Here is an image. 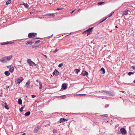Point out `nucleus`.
<instances>
[{
	"label": "nucleus",
	"mask_w": 135,
	"mask_h": 135,
	"mask_svg": "<svg viewBox=\"0 0 135 135\" xmlns=\"http://www.w3.org/2000/svg\"><path fill=\"white\" fill-rule=\"evenodd\" d=\"M12 57L13 56L11 55L4 57L0 59V61L3 63H6L9 61Z\"/></svg>",
	"instance_id": "1"
},
{
	"label": "nucleus",
	"mask_w": 135,
	"mask_h": 135,
	"mask_svg": "<svg viewBox=\"0 0 135 135\" xmlns=\"http://www.w3.org/2000/svg\"><path fill=\"white\" fill-rule=\"evenodd\" d=\"M23 80V78L22 77H20L17 78L15 81V83L17 84H20Z\"/></svg>",
	"instance_id": "2"
},
{
	"label": "nucleus",
	"mask_w": 135,
	"mask_h": 135,
	"mask_svg": "<svg viewBox=\"0 0 135 135\" xmlns=\"http://www.w3.org/2000/svg\"><path fill=\"white\" fill-rule=\"evenodd\" d=\"M27 61L30 66L34 65L35 66L36 65V64L30 59H28L27 60Z\"/></svg>",
	"instance_id": "3"
},
{
	"label": "nucleus",
	"mask_w": 135,
	"mask_h": 135,
	"mask_svg": "<svg viewBox=\"0 0 135 135\" xmlns=\"http://www.w3.org/2000/svg\"><path fill=\"white\" fill-rule=\"evenodd\" d=\"M36 35V33H30L28 34V36L29 37L31 38L32 37H35V35Z\"/></svg>",
	"instance_id": "4"
},
{
	"label": "nucleus",
	"mask_w": 135,
	"mask_h": 135,
	"mask_svg": "<svg viewBox=\"0 0 135 135\" xmlns=\"http://www.w3.org/2000/svg\"><path fill=\"white\" fill-rule=\"evenodd\" d=\"M93 28V27H91L90 28L88 29V30H86L87 32V35H89L92 32V30Z\"/></svg>",
	"instance_id": "5"
},
{
	"label": "nucleus",
	"mask_w": 135,
	"mask_h": 135,
	"mask_svg": "<svg viewBox=\"0 0 135 135\" xmlns=\"http://www.w3.org/2000/svg\"><path fill=\"white\" fill-rule=\"evenodd\" d=\"M120 131L123 134H125L126 133V131L124 128H121Z\"/></svg>",
	"instance_id": "6"
},
{
	"label": "nucleus",
	"mask_w": 135,
	"mask_h": 135,
	"mask_svg": "<svg viewBox=\"0 0 135 135\" xmlns=\"http://www.w3.org/2000/svg\"><path fill=\"white\" fill-rule=\"evenodd\" d=\"M59 72L56 70L55 69L53 73V75H55L56 76L59 75Z\"/></svg>",
	"instance_id": "7"
},
{
	"label": "nucleus",
	"mask_w": 135,
	"mask_h": 135,
	"mask_svg": "<svg viewBox=\"0 0 135 135\" xmlns=\"http://www.w3.org/2000/svg\"><path fill=\"white\" fill-rule=\"evenodd\" d=\"M67 87V86L66 85V84L65 83L63 84L62 85V89H61H61H62V90H64L66 89V88Z\"/></svg>",
	"instance_id": "8"
},
{
	"label": "nucleus",
	"mask_w": 135,
	"mask_h": 135,
	"mask_svg": "<svg viewBox=\"0 0 135 135\" xmlns=\"http://www.w3.org/2000/svg\"><path fill=\"white\" fill-rule=\"evenodd\" d=\"M129 11L128 9H126L122 13V16H123L124 15H126L128 14V12Z\"/></svg>",
	"instance_id": "9"
},
{
	"label": "nucleus",
	"mask_w": 135,
	"mask_h": 135,
	"mask_svg": "<svg viewBox=\"0 0 135 135\" xmlns=\"http://www.w3.org/2000/svg\"><path fill=\"white\" fill-rule=\"evenodd\" d=\"M3 106H4L5 108L7 109H9V108L8 106V105L6 103H4L2 104Z\"/></svg>",
	"instance_id": "10"
},
{
	"label": "nucleus",
	"mask_w": 135,
	"mask_h": 135,
	"mask_svg": "<svg viewBox=\"0 0 135 135\" xmlns=\"http://www.w3.org/2000/svg\"><path fill=\"white\" fill-rule=\"evenodd\" d=\"M82 75L83 76H85V75H87L88 74V73L86 71H82L81 73Z\"/></svg>",
	"instance_id": "11"
},
{
	"label": "nucleus",
	"mask_w": 135,
	"mask_h": 135,
	"mask_svg": "<svg viewBox=\"0 0 135 135\" xmlns=\"http://www.w3.org/2000/svg\"><path fill=\"white\" fill-rule=\"evenodd\" d=\"M30 81H27L26 83V88L28 89L30 88Z\"/></svg>",
	"instance_id": "12"
},
{
	"label": "nucleus",
	"mask_w": 135,
	"mask_h": 135,
	"mask_svg": "<svg viewBox=\"0 0 135 135\" xmlns=\"http://www.w3.org/2000/svg\"><path fill=\"white\" fill-rule=\"evenodd\" d=\"M106 95H107L113 96V95L108 91H105Z\"/></svg>",
	"instance_id": "13"
},
{
	"label": "nucleus",
	"mask_w": 135,
	"mask_h": 135,
	"mask_svg": "<svg viewBox=\"0 0 135 135\" xmlns=\"http://www.w3.org/2000/svg\"><path fill=\"white\" fill-rule=\"evenodd\" d=\"M39 127L38 126H36L35 128L34 131L35 132H37L39 130Z\"/></svg>",
	"instance_id": "14"
},
{
	"label": "nucleus",
	"mask_w": 135,
	"mask_h": 135,
	"mask_svg": "<svg viewBox=\"0 0 135 135\" xmlns=\"http://www.w3.org/2000/svg\"><path fill=\"white\" fill-rule=\"evenodd\" d=\"M14 70V68L12 66V67L11 68L9 69V71L10 72L12 73L13 71Z\"/></svg>",
	"instance_id": "15"
},
{
	"label": "nucleus",
	"mask_w": 135,
	"mask_h": 135,
	"mask_svg": "<svg viewBox=\"0 0 135 135\" xmlns=\"http://www.w3.org/2000/svg\"><path fill=\"white\" fill-rule=\"evenodd\" d=\"M18 103L19 104H21L22 103V101L21 98H19L18 100Z\"/></svg>",
	"instance_id": "16"
},
{
	"label": "nucleus",
	"mask_w": 135,
	"mask_h": 135,
	"mask_svg": "<svg viewBox=\"0 0 135 135\" xmlns=\"http://www.w3.org/2000/svg\"><path fill=\"white\" fill-rule=\"evenodd\" d=\"M4 74L5 75L7 76H8L10 75L9 72L8 71H5L4 73Z\"/></svg>",
	"instance_id": "17"
},
{
	"label": "nucleus",
	"mask_w": 135,
	"mask_h": 135,
	"mask_svg": "<svg viewBox=\"0 0 135 135\" xmlns=\"http://www.w3.org/2000/svg\"><path fill=\"white\" fill-rule=\"evenodd\" d=\"M30 112L29 111H28L25 114V115L26 116H28L30 115Z\"/></svg>",
	"instance_id": "18"
},
{
	"label": "nucleus",
	"mask_w": 135,
	"mask_h": 135,
	"mask_svg": "<svg viewBox=\"0 0 135 135\" xmlns=\"http://www.w3.org/2000/svg\"><path fill=\"white\" fill-rule=\"evenodd\" d=\"M23 5H24L25 7L26 8H28L29 5L27 4L23 3Z\"/></svg>",
	"instance_id": "19"
},
{
	"label": "nucleus",
	"mask_w": 135,
	"mask_h": 135,
	"mask_svg": "<svg viewBox=\"0 0 135 135\" xmlns=\"http://www.w3.org/2000/svg\"><path fill=\"white\" fill-rule=\"evenodd\" d=\"M80 70L78 69H75L74 70L75 71V73L76 74H78L79 72L80 71Z\"/></svg>",
	"instance_id": "20"
},
{
	"label": "nucleus",
	"mask_w": 135,
	"mask_h": 135,
	"mask_svg": "<svg viewBox=\"0 0 135 135\" xmlns=\"http://www.w3.org/2000/svg\"><path fill=\"white\" fill-rule=\"evenodd\" d=\"M101 71H102V74H104L105 73V71L104 69L103 68H101L100 70Z\"/></svg>",
	"instance_id": "21"
},
{
	"label": "nucleus",
	"mask_w": 135,
	"mask_h": 135,
	"mask_svg": "<svg viewBox=\"0 0 135 135\" xmlns=\"http://www.w3.org/2000/svg\"><path fill=\"white\" fill-rule=\"evenodd\" d=\"M11 1L10 0H9L7 1L6 2V5H8L11 3Z\"/></svg>",
	"instance_id": "22"
},
{
	"label": "nucleus",
	"mask_w": 135,
	"mask_h": 135,
	"mask_svg": "<svg viewBox=\"0 0 135 135\" xmlns=\"http://www.w3.org/2000/svg\"><path fill=\"white\" fill-rule=\"evenodd\" d=\"M25 107V105H24V106L22 107L20 109V112H22V111L24 109V108Z\"/></svg>",
	"instance_id": "23"
},
{
	"label": "nucleus",
	"mask_w": 135,
	"mask_h": 135,
	"mask_svg": "<svg viewBox=\"0 0 135 135\" xmlns=\"http://www.w3.org/2000/svg\"><path fill=\"white\" fill-rule=\"evenodd\" d=\"M39 83L40 85L39 89H41L42 88V84L40 82H39Z\"/></svg>",
	"instance_id": "24"
},
{
	"label": "nucleus",
	"mask_w": 135,
	"mask_h": 135,
	"mask_svg": "<svg viewBox=\"0 0 135 135\" xmlns=\"http://www.w3.org/2000/svg\"><path fill=\"white\" fill-rule=\"evenodd\" d=\"M32 44V43L31 41H28L27 42V43H26V45H31Z\"/></svg>",
	"instance_id": "25"
},
{
	"label": "nucleus",
	"mask_w": 135,
	"mask_h": 135,
	"mask_svg": "<svg viewBox=\"0 0 135 135\" xmlns=\"http://www.w3.org/2000/svg\"><path fill=\"white\" fill-rule=\"evenodd\" d=\"M41 45L36 46H34V47H33V48H35V49H37L38 48H41Z\"/></svg>",
	"instance_id": "26"
},
{
	"label": "nucleus",
	"mask_w": 135,
	"mask_h": 135,
	"mask_svg": "<svg viewBox=\"0 0 135 135\" xmlns=\"http://www.w3.org/2000/svg\"><path fill=\"white\" fill-rule=\"evenodd\" d=\"M60 121L64 122H65V119L64 118H61L60 119Z\"/></svg>",
	"instance_id": "27"
},
{
	"label": "nucleus",
	"mask_w": 135,
	"mask_h": 135,
	"mask_svg": "<svg viewBox=\"0 0 135 135\" xmlns=\"http://www.w3.org/2000/svg\"><path fill=\"white\" fill-rule=\"evenodd\" d=\"M12 65H10L7 66H6V67L8 69H9L11 68L12 67Z\"/></svg>",
	"instance_id": "28"
},
{
	"label": "nucleus",
	"mask_w": 135,
	"mask_h": 135,
	"mask_svg": "<svg viewBox=\"0 0 135 135\" xmlns=\"http://www.w3.org/2000/svg\"><path fill=\"white\" fill-rule=\"evenodd\" d=\"M134 74V73L133 72H129L128 73V75L129 76L133 74Z\"/></svg>",
	"instance_id": "29"
},
{
	"label": "nucleus",
	"mask_w": 135,
	"mask_h": 135,
	"mask_svg": "<svg viewBox=\"0 0 135 135\" xmlns=\"http://www.w3.org/2000/svg\"><path fill=\"white\" fill-rule=\"evenodd\" d=\"M105 91H99V92L102 93H105Z\"/></svg>",
	"instance_id": "30"
},
{
	"label": "nucleus",
	"mask_w": 135,
	"mask_h": 135,
	"mask_svg": "<svg viewBox=\"0 0 135 135\" xmlns=\"http://www.w3.org/2000/svg\"><path fill=\"white\" fill-rule=\"evenodd\" d=\"M63 65V64L62 63H61L60 64H59L58 66L59 67V68H60Z\"/></svg>",
	"instance_id": "31"
},
{
	"label": "nucleus",
	"mask_w": 135,
	"mask_h": 135,
	"mask_svg": "<svg viewBox=\"0 0 135 135\" xmlns=\"http://www.w3.org/2000/svg\"><path fill=\"white\" fill-rule=\"evenodd\" d=\"M50 16L54 17L55 16V15L54 13H50Z\"/></svg>",
	"instance_id": "32"
},
{
	"label": "nucleus",
	"mask_w": 135,
	"mask_h": 135,
	"mask_svg": "<svg viewBox=\"0 0 135 135\" xmlns=\"http://www.w3.org/2000/svg\"><path fill=\"white\" fill-rule=\"evenodd\" d=\"M107 18V17H106L103 20H102V21H101L100 23H101L102 22H104V21H105Z\"/></svg>",
	"instance_id": "33"
},
{
	"label": "nucleus",
	"mask_w": 135,
	"mask_h": 135,
	"mask_svg": "<svg viewBox=\"0 0 135 135\" xmlns=\"http://www.w3.org/2000/svg\"><path fill=\"white\" fill-rule=\"evenodd\" d=\"M107 18V17H106L103 20H102V21H101L100 23H101L102 22H104V21H105Z\"/></svg>",
	"instance_id": "34"
},
{
	"label": "nucleus",
	"mask_w": 135,
	"mask_h": 135,
	"mask_svg": "<svg viewBox=\"0 0 135 135\" xmlns=\"http://www.w3.org/2000/svg\"><path fill=\"white\" fill-rule=\"evenodd\" d=\"M52 132L54 133H57V130L56 129H54L53 130Z\"/></svg>",
	"instance_id": "35"
},
{
	"label": "nucleus",
	"mask_w": 135,
	"mask_h": 135,
	"mask_svg": "<svg viewBox=\"0 0 135 135\" xmlns=\"http://www.w3.org/2000/svg\"><path fill=\"white\" fill-rule=\"evenodd\" d=\"M57 50V49H56V50H55L54 51H53V52L54 53H56L57 51L58 50Z\"/></svg>",
	"instance_id": "36"
},
{
	"label": "nucleus",
	"mask_w": 135,
	"mask_h": 135,
	"mask_svg": "<svg viewBox=\"0 0 135 135\" xmlns=\"http://www.w3.org/2000/svg\"><path fill=\"white\" fill-rule=\"evenodd\" d=\"M100 116H101L107 117V116H108V114H103V115H100Z\"/></svg>",
	"instance_id": "37"
},
{
	"label": "nucleus",
	"mask_w": 135,
	"mask_h": 135,
	"mask_svg": "<svg viewBox=\"0 0 135 135\" xmlns=\"http://www.w3.org/2000/svg\"><path fill=\"white\" fill-rule=\"evenodd\" d=\"M104 3V2H98V4L99 5H102L103 3Z\"/></svg>",
	"instance_id": "38"
},
{
	"label": "nucleus",
	"mask_w": 135,
	"mask_h": 135,
	"mask_svg": "<svg viewBox=\"0 0 135 135\" xmlns=\"http://www.w3.org/2000/svg\"><path fill=\"white\" fill-rule=\"evenodd\" d=\"M83 34H87V32L86 30V31H84L83 32Z\"/></svg>",
	"instance_id": "39"
},
{
	"label": "nucleus",
	"mask_w": 135,
	"mask_h": 135,
	"mask_svg": "<svg viewBox=\"0 0 135 135\" xmlns=\"http://www.w3.org/2000/svg\"><path fill=\"white\" fill-rule=\"evenodd\" d=\"M40 40H37L35 43V44H37L38 43L40 42Z\"/></svg>",
	"instance_id": "40"
},
{
	"label": "nucleus",
	"mask_w": 135,
	"mask_h": 135,
	"mask_svg": "<svg viewBox=\"0 0 135 135\" xmlns=\"http://www.w3.org/2000/svg\"><path fill=\"white\" fill-rule=\"evenodd\" d=\"M85 95V94H76L75 95V96H77V95Z\"/></svg>",
	"instance_id": "41"
},
{
	"label": "nucleus",
	"mask_w": 135,
	"mask_h": 135,
	"mask_svg": "<svg viewBox=\"0 0 135 135\" xmlns=\"http://www.w3.org/2000/svg\"><path fill=\"white\" fill-rule=\"evenodd\" d=\"M50 14H47L44 15V16H50Z\"/></svg>",
	"instance_id": "42"
},
{
	"label": "nucleus",
	"mask_w": 135,
	"mask_h": 135,
	"mask_svg": "<svg viewBox=\"0 0 135 135\" xmlns=\"http://www.w3.org/2000/svg\"><path fill=\"white\" fill-rule=\"evenodd\" d=\"M1 45H6L7 44V43L6 42H2V43L1 44Z\"/></svg>",
	"instance_id": "43"
},
{
	"label": "nucleus",
	"mask_w": 135,
	"mask_h": 135,
	"mask_svg": "<svg viewBox=\"0 0 135 135\" xmlns=\"http://www.w3.org/2000/svg\"><path fill=\"white\" fill-rule=\"evenodd\" d=\"M66 97V96L65 95H64L63 96H60V97H62V98H65V97Z\"/></svg>",
	"instance_id": "44"
},
{
	"label": "nucleus",
	"mask_w": 135,
	"mask_h": 135,
	"mask_svg": "<svg viewBox=\"0 0 135 135\" xmlns=\"http://www.w3.org/2000/svg\"><path fill=\"white\" fill-rule=\"evenodd\" d=\"M132 68L133 69H135V66H132Z\"/></svg>",
	"instance_id": "45"
},
{
	"label": "nucleus",
	"mask_w": 135,
	"mask_h": 135,
	"mask_svg": "<svg viewBox=\"0 0 135 135\" xmlns=\"http://www.w3.org/2000/svg\"><path fill=\"white\" fill-rule=\"evenodd\" d=\"M36 97V96L35 95H32V98H34Z\"/></svg>",
	"instance_id": "46"
},
{
	"label": "nucleus",
	"mask_w": 135,
	"mask_h": 135,
	"mask_svg": "<svg viewBox=\"0 0 135 135\" xmlns=\"http://www.w3.org/2000/svg\"><path fill=\"white\" fill-rule=\"evenodd\" d=\"M112 13H111V14H110V15H109V16H108L107 17V18H108V17H111V16H112Z\"/></svg>",
	"instance_id": "47"
},
{
	"label": "nucleus",
	"mask_w": 135,
	"mask_h": 135,
	"mask_svg": "<svg viewBox=\"0 0 135 135\" xmlns=\"http://www.w3.org/2000/svg\"><path fill=\"white\" fill-rule=\"evenodd\" d=\"M62 9V8H58L56 9V10H59Z\"/></svg>",
	"instance_id": "48"
},
{
	"label": "nucleus",
	"mask_w": 135,
	"mask_h": 135,
	"mask_svg": "<svg viewBox=\"0 0 135 135\" xmlns=\"http://www.w3.org/2000/svg\"><path fill=\"white\" fill-rule=\"evenodd\" d=\"M40 38H39V37H35L34 38V39H40Z\"/></svg>",
	"instance_id": "49"
},
{
	"label": "nucleus",
	"mask_w": 135,
	"mask_h": 135,
	"mask_svg": "<svg viewBox=\"0 0 135 135\" xmlns=\"http://www.w3.org/2000/svg\"><path fill=\"white\" fill-rule=\"evenodd\" d=\"M108 106H109V105H105V107L106 108H107Z\"/></svg>",
	"instance_id": "50"
},
{
	"label": "nucleus",
	"mask_w": 135,
	"mask_h": 135,
	"mask_svg": "<svg viewBox=\"0 0 135 135\" xmlns=\"http://www.w3.org/2000/svg\"><path fill=\"white\" fill-rule=\"evenodd\" d=\"M11 44V43L9 42H8L7 43V44Z\"/></svg>",
	"instance_id": "51"
},
{
	"label": "nucleus",
	"mask_w": 135,
	"mask_h": 135,
	"mask_svg": "<svg viewBox=\"0 0 135 135\" xmlns=\"http://www.w3.org/2000/svg\"><path fill=\"white\" fill-rule=\"evenodd\" d=\"M42 54L46 58H47V56L46 55H45L44 54Z\"/></svg>",
	"instance_id": "52"
},
{
	"label": "nucleus",
	"mask_w": 135,
	"mask_h": 135,
	"mask_svg": "<svg viewBox=\"0 0 135 135\" xmlns=\"http://www.w3.org/2000/svg\"><path fill=\"white\" fill-rule=\"evenodd\" d=\"M74 11H75V10H73L71 12V13H73V12Z\"/></svg>",
	"instance_id": "53"
},
{
	"label": "nucleus",
	"mask_w": 135,
	"mask_h": 135,
	"mask_svg": "<svg viewBox=\"0 0 135 135\" xmlns=\"http://www.w3.org/2000/svg\"><path fill=\"white\" fill-rule=\"evenodd\" d=\"M120 92H122L123 93H124V91H121Z\"/></svg>",
	"instance_id": "54"
},
{
	"label": "nucleus",
	"mask_w": 135,
	"mask_h": 135,
	"mask_svg": "<svg viewBox=\"0 0 135 135\" xmlns=\"http://www.w3.org/2000/svg\"><path fill=\"white\" fill-rule=\"evenodd\" d=\"M36 81L37 82H40V81H39L38 80H36Z\"/></svg>",
	"instance_id": "55"
},
{
	"label": "nucleus",
	"mask_w": 135,
	"mask_h": 135,
	"mask_svg": "<svg viewBox=\"0 0 135 135\" xmlns=\"http://www.w3.org/2000/svg\"><path fill=\"white\" fill-rule=\"evenodd\" d=\"M133 83H135V80L134 81Z\"/></svg>",
	"instance_id": "56"
},
{
	"label": "nucleus",
	"mask_w": 135,
	"mask_h": 135,
	"mask_svg": "<svg viewBox=\"0 0 135 135\" xmlns=\"http://www.w3.org/2000/svg\"><path fill=\"white\" fill-rule=\"evenodd\" d=\"M80 10V9H79L77 10V11H78Z\"/></svg>",
	"instance_id": "57"
},
{
	"label": "nucleus",
	"mask_w": 135,
	"mask_h": 135,
	"mask_svg": "<svg viewBox=\"0 0 135 135\" xmlns=\"http://www.w3.org/2000/svg\"><path fill=\"white\" fill-rule=\"evenodd\" d=\"M19 62L20 63H21V61H19Z\"/></svg>",
	"instance_id": "58"
},
{
	"label": "nucleus",
	"mask_w": 135,
	"mask_h": 135,
	"mask_svg": "<svg viewBox=\"0 0 135 135\" xmlns=\"http://www.w3.org/2000/svg\"><path fill=\"white\" fill-rule=\"evenodd\" d=\"M115 27L116 28H117V26H115Z\"/></svg>",
	"instance_id": "59"
},
{
	"label": "nucleus",
	"mask_w": 135,
	"mask_h": 135,
	"mask_svg": "<svg viewBox=\"0 0 135 135\" xmlns=\"http://www.w3.org/2000/svg\"><path fill=\"white\" fill-rule=\"evenodd\" d=\"M33 86V85H31V87H32V86Z\"/></svg>",
	"instance_id": "60"
}]
</instances>
